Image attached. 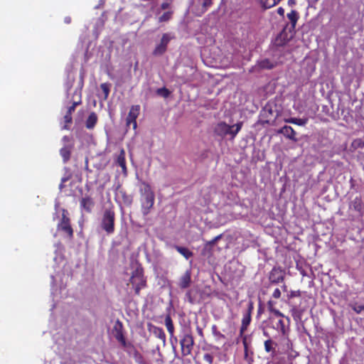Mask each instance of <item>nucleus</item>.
I'll return each mask as SVG.
<instances>
[{
  "instance_id": "1",
  "label": "nucleus",
  "mask_w": 364,
  "mask_h": 364,
  "mask_svg": "<svg viewBox=\"0 0 364 364\" xmlns=\"http://www.w3.org/2000/svg\"><path fill=\"white\" fill-rule=\"evenodd\" d=\"M139 193L141 211L144 216H146L151 213L154 207L155 203V194L152 191L151 186L145 181H143L141 183Z\"/></svg>"
},
{
  "instance_id": "2",
  "label": "nucleus",
  "mask_w": 364,
  "mask_h": 364,
  "mask_svg": "<svg viewBox=\"0 0 364 364\" xmlns=\"http://www.w3.org/2000/svg\"><path fill=\"white\" fill-rule=\"evenodd\" d=\"M132 277L130 282L133 285L136 294H139L141 289L146 286V279L144 277L143 269L138 262L134 259V255L132 256L131 262Z\"/></svg>"
},
{
  "instance_id": "3",
  "label": "nucleus",
  "mask_w": 364,
  "mask_h": 364,
  "mask_svg": "<svg viewBox=\"0 0 364 364\" xmlns=\"http://www.w3.org/2000/svg\"><path fill=\"white\" fill-rule=\"evenodd\" d=\"M115 212L114 207L106 208L102 213L100 227L107 234L112 235L115 230Z\"/></svg>"
},
{
  "instance_id": "4",
  "label": "nucleus",
  "mask_w": 364,
  "mask_h": 364,
  "mask_svg": "<svg viewBox=\"0 0 364 364\" xmlns=\"http://www.w3.org/2000/svg\"><path fill=\"white\" fill-rule=\"evenodd\" d=\"M242 126V122L237 123L232 126L228 125L225 122H220L215 126L214 133L220 137H225L227 135H230L231 138L234 139L240 131Z\"/></svg>"
},
{
  "instance_id": "5",
  "label": "nucleus",
  "mask_w": 364,
  "mask_h": 364,
  "mask_svg": "<svg viewBox=\"0 0 364 364\" xmlns=\"http://www.w3.org/2000/svg\"><path fill=\"white\" fill-rule=\"evenodd\" d=\"M68 215V210L63 208L62 218L57 225V230L60 232L64 237L71 240L74 237V230Z\"/></svg>"
},
{
  "instance_id": "6",
  "label": "nucleus",
  "mask_w": 364,
  "mask_h": 364,
  "mask_svg": "<svg viewBox=\"0 0 364 364\" xmlns=\"http://www.w3.org/2000/svg\"><path fill=\"white\" fill-rule=\"evenodd\" d=\"M62 141L63 142V146L59 152L63 163L66 164L70 159L71 154L75 146V141L73 136H64L62 138Z\"/></svg>"
},
{
  "instance_id": "7",
  "label": "nucleus",
  "mask_w": 364,
  "mask_h": 364,
  "mask_svg": "<svg viewBox=\"0 0 364 364\" xmlns=\"http://www.w3.org/2000/svg\"><path fill=\"white\" fill-rule=\"evenodd\" d=\"M181 353L183 356L191 354L194 346V339L190 331H183L180 340Z\"/></svg>"
},
{
  "instance_id": "8",
  "label": "nucleus",
  "mask_w": 364,
  "mask_h": 364,
  "mask_svg": "<svg viewBox=\"0 0 364 364\" xmlns=\"http://www.w3.org/2000/svg\"><path fill=\"white\" fill-rule=\"evenodd\" d=\"M173 38L169 33H164L161 38L160 43L157 44L152 52L154 56H161L167 50L168 45L170 41Z\"/></svg>"
},
{
  "instance_id": "9",
  "label": "nucleus",
  "mask_w": 364,
  "mask_h": 364,
  "mask_svg": "<svg viewBox=\"0 0 364 364\" xmlns=\"http://www.w3.org/2000/svg\"><path fill=\"white\" fill-rule=\"evenodd\" d=\"M228 240L222 235L216 236L213 240L206 244L205 249L223 250V249L228 248Z\"/></svg>"
},
{
  "instance_id": "10",
  "label": "nucleus",
  "mask_w": 364,
  "mask_h": 364,
  "mask_svg": "<svg viewBox=\"0 0 364 364\" xmlns=\"http://www.w3.org/2000/svg\"><path fill=\"white\" fill-rule=\"evenodd\" d=\"M140 112V106L139 105H132L126 119V126L129 128L132 126L133 129L137 127L136 119Z\"/></svg>"
},
{
  "instance_id": "11",
  "label": "nucleus",
  "mask_w": 364,
  "mask_h": 364,
  "mask_svg": "<svg viewBox=\"0 0 364 364\" xmlns=\"http://www.w3.org/2000/svg\"><path fill=\"white\" fill-rule=\"evenodd\" d=\"M95 203L94 198L88 194H85L80 200V207L86 213H92Z\"/></svg>"
},
{
  "instance_id": "12",
  "label": "nucleus",
  "mask_w": 364,
  "mask_h": 364,
  "mask_svg": "<svg viewBox=\"0 0 364 364\" xmlns=\"http://www.w3.org/2000/svg\"><path fill=\"white\" fill-rule=\"evenodd\" d=\"M80 104L81 100H80L77 102H74L73 105L68 108V110L64 116L65 125L63 126V129H69V124H70L73 122L72 114L75 112L76 106Z\"/></svg>"
},
{
  "instance_id": "13",
  "label": "nucleus",
  "mask_w": 364,
  "mask_h": 364,
  "mask_svg": "<svg viewBox=\"0 0 364 364\" xmlns=\"http://www.w3.org/2000/svg\"><path fill=\"white\" fill-rule=\"evenodd\" d=\"M113 334L114 338L123 346H126V341L122 332V324L117 321L113 328Z\"/></svg>"
},
{
  "instance_id": "14",
  "label": "nucleus",
  "mask_w": 364,
  "mask_h": 364,
  "mask_svg": "<svg viewBox=\"0 0 364 364\" xmlns=\"http://www.w3.org/2000/svg\"><path fill=\"white\" fill-rule=\"evenodd\" d=\"M277 133L282 134L286 138L293 141H297V138L296 137V132L295 130L290 126L285 125L277 131Z\"/></svg>"
},
{
  "instance_id": "15",
  "label": "nucleus",
  "mask_w": 364,
  "mask_h": 364,
  "mask_svg": "<svg viewBox=\"0 0 364 364\" xmlns=\"http://www.w3.org/2000/svg\"><path fill=\"white\" fill-rule=\"evenodd\" d=\"M199 7L196 11V14L198 16H202L212 6L213 0H197Z\"/></svg>"
},
{
  "instance_id": "16",
  "label": "nucleus",
  "mask_w": 364,
  "mask_h": 364,
  "mask_svg": "<svg viewBox=\"0 0 364 364\" xmlns=\"http://www.w3.org/2000/svg\"><path fill=\"white\" fill-rule=\"evenodd\" d=\"M284 273L279 269L274 268L269 274V281L272 283L278 284L283 281Z\"/></svg>"
},
{
  "instance_id": "17",
  "label": "nucleus",
  "mask_w": 364,
  "mask_h": 364,
  "mask_svg": "<svg viewBox=\"0 0 364 364\" xmlns=\"http://www.w3.org/2000/svg\"><path fill=\"white\" fill-rule=\"evenodd\" d=\"M116 164L122 168V171L124 176L127 174V168L125 159V151L121 149L119 155L117 157Z\"/></svg>"
},
{
  "instance_id": "18",
  "label": "nucleus",
  "mask_w": 364,
  "mask_h": 364,
  "mask_svg": "<svg viewBox=\"0 0 364 364\" xmlns=\"http://www.w3.org/2000/svg\"><path fill=\"white\" fill-rule=\"evenodd\" d=\"M150 331L155 337L162 341L164 346L166 345V334L161 328L152 326L150 328Z\"/></svg>"
},
{
  "instance_id": "19",
  "label": "nucleus",
  "mask_w": 364,
  "mask_h": 364,
  "mask_svg": "<svg viewBox=\"0 0 364 364\" xmlns=\"http://www.w3.org/2000/svg\"><path fill=\"white\" fill-rule=\"evenodd\" d=\"M98 121V117L97 114L94 112H92L85 122V127L88 129H92L95 125L97 124Z\"/></svg>"
},
{
  "instance_id": "20",
  "label": "nucleus",
  "mask_w": 364,
  "mask_h": 364,
  "mask_svg": "<svg viewBox=\"0 0 364 364\" xmlns=\"http://www.w3.org/2000/svg\"><path fill=\"white\" fill-rule=\"evenodd\" d=\"M191 271L187 270L181 277L179 282V286L182 289H186L190 286L191 278Z\"/></svg>"
},
{
  "instance_id": "21",
  "label": "nucleus",
  "mask_w": 364,
  "mask_h": 364,
  "mask_svg": "<svg viewBox=\"0 0 364 364\" xmlns=\"http://www.w3.org/2000/svg\"><path fill=\"white\" fill-rule=\"evenodd\" d=\"M309 119L308 118H295V117H290L287 119H284V122L287 123L294 124L299 126H305Z\"/></svg>"
},
{
  "instance_id": "22",
  "label": "nucleus",
  "mask_w": 364,
  "mask_h": 364,
  "mask_svg": "<svg viewBox=\"0 0 364 364\" xmlns=\"http://www.w3.org/2000/svg\"><path fill=\"white\" fill-rule=\"evenodd\" d=\"M257 65L259 68L267 69V70H271V69L274 68L276 65V64L272 62L268 58H265V59L261 60L260 61H258Z\"/></svg>"
},
{
  "instance_id": "23",
  "label": "nucleus",
  "mask_w": 364,
  "mask_h": 364,
  "mask_svg": "<svg viewBox=\"0 0 364 364\" xmlns=\"http://www.w3.org/2000/svg\"><path fill=\"white\" fill-rule=\"evenodd\" d=\"M164 322L167 331L170 334V336L171 337V338H173L174 334V326L173 321L169 315L166 316Z\"/></svg>"
},
{
  "instance_id": "24",
  "label": "nucleus",
  "mask_w": 364,
  "mask_h": 364,
  "mask_svg": "<svg viewBox=\"0 0 364 364\" xmlns=\"http://www.w3.org/2000/svg\"><path fill=\"white\" fill-rule=\"evenodd\" d=\"M287 18L291 22L292 28H295L297 21L299 18V13L295 10H292L290 13L287 14Z\"/></svg>"
},
{
  "instance_id": "25",
  "label": "nucleus",
  "mask_w": 364,
  "mask_h": 364,
  "mask_svg": "<svg viewBox=\"0 0 364 364\" xmlns=\"http://www.w3.org/2000/svg\"><path fill=\"white\" fill-rule=\"evenodd\" d=\"M350 207L355 211L361 212L363 208V201L360 197H355L350 203Z\"/></svg>"
},
{
  "instance_id": "26",
  "label": "nucleus",
  "mask_w": 364,
  "mask_h": 364,
  "mask_svg": "<svg viewBox=\"0 0 364 364\" xmlns=\"http://www.w3.org/2000/svg\"><path fill=\"white\" fill-rule=\"evenodd\" d=\"M250 321H251V314L250 312H246L243 315V318L242 320V326H241V329H240L241 332H243L247 329Z\"/></svg>"
},
{
  "instance_id": "27",
  "label": "nucleus",
  "mask_w": 364,
  "mask_h": 364,
  "mask_svg": "<svg viewBox=\"0 0 364 364\" xmlns=\"http://www.w3.org/2000/svg\"><path fill=\"white\" fill-rule=\"evenodd\" d=\"M291 315L295 321H299L301 319V315L303 311L298 309L296 306H293L291 309Z\"/></svg>"
},
{
  "instance_id": "28",
  "label": "nucleus",
  "mask_w": 364,
  "mask_h": 364,
  "mask_svg": "<svg viewBox=\"0 0 364 364\" xmlns=\"http://www.w3.org/2000/svg\"><path fill=\"white\" fill-rule=\"evenodd\" d=\"M260 4L264 9H268L277 5L275 0H260Z\"/></svg>"
},
{
  "instance_id": "29",
  "label": "nucleus",
  "mask_w": 364,
  "mask_h": 364,
  "mask_svg": "<svg viewBox=\"0 0 364 364\" xmlns=\"http://www.w3.org/2000/svg\"><path fill=\"white\" fill-rule=\"evenodd\" d=\"M351 148L354 150L364 148V141L361 139H355L351 143Z\"/></svg>"
},
{
  "instance_id": "30",
  "label": "nucleus",
  "mask_w": 364,
  "mask_h": 364,
  "mask_svg": "<svg viewBox=\"0 0 364 364\" xmlns=\"http://www.w3.org/2000/svg\"><path fill=\"white\" fill-rule=\"evenodd\" d=\"M173 16V11H166L164 12L159 18V22H166L168 21Z\"/></svg>"
},
{
  "instance_id": "31",
  "label": "nucleus",
  "mask_w": 364,
  "mask_h": 364,
  "mask_svg": "<svg viewBox=\"0 0 364 364\" xmlns=\"http://www.w3.org/2000/svg\"><path fill=\"white\" fill-rule=\"evenodd\" d=\"M100 88L105 95V99H107L109 94V85L107 83H102Z\"/></svg>"
},
{
  "instance_id": "32",
  "label": "nucleus",
  "mask_w": 364,
  "mask_h": 364,
  "mask_svg": "<svg viewBox=\"0 0 364 364\" xmlns=\"http://www.w3.org/2000/svg\"><path fill=\"white\" fill-rule=\"evenodd\" d=\"M156 93L164 97H168L170 95L169 90L166 87L159 88L156 90Z\"/></svg>"
},
{
  "instance_id": "33",
  "label": "nucleus",
  "mask_w": 364,
  "mask_h": 364,
  "mask_svg": "<svg viewBox=\"0 0 364 364\" xmlns=\"http://www.w3.org/2000/svg\"><path fill=\"white\" fill-rule=\"evenodd\" d=\"M284 323L282 319H279L274 326V328L282 333H284Z\"/></svg>"
},
{
  "instance_id": "34",
  "label": "nucleus",
  "mask_w": 364,
  "mask_h": 364,
  "mask_svg": "<svg viewBox=\"0 0 364 364\" xmlns=\"http://www.w3.org/2000/svg\"><path fill=\"white\" fill-rule=\"evenodd\" d=\"M351 306L353 310L357 314H362L364 311V306L362 304H354Z\"/></svg>"
},
{
  "instance_id": "35",
  "label": "nucleus",
  "mask_w": 364,
  "mask_h": 364,
  "mask_svg": "<svg viewBox=\"0 0 364 364\" xmlns=\"http://www.w3.org/2000/svg\"><path fill=\"white\" fill-rule=\"evenodd\" d=\"M120 193L122 195V199H123V202L125 203V204H131L132 203V198L131 197L127 194V193L125 191H120Z\"/></svg>"
},
{
  "instance_id": "36",
  "label": "nucleus",
  "mask_w": 364,
  "mask_h": 364,
  "mask_svg": "<svg viewBox=\"0 0 364 364\" xmlns=\"http://www.w3.org/2000/svg\"><path fill=\"white\" fill-rule=\"evenodd\" d=\"M273 341L272 340H267L264 342V348L267 352H271L273 350Z\"/></svg>"
},
{
  "instance_id": "37",
  "label": "nucleus",
  "mask_w": 364,
  "mask_h": 364,
  "mask_svg": "<svg viewBox=\"0 0 364 364\" xmlns=\"http://www.w3.org/2000/svg\"><path fill=\"white\" fill-rule=\"evenodd\" d=\"M141 2H144V6H151L154 8L158 2V0H139Z\"/></svg>"
},
{
  "instance_id": "38",
  "label": "nucleus",
  "mask_w": 364,
  "mask_h": 364,
  "mask_svg": "<svg viewBox=\"0 0 364 364\" xmlns=\"http://www.w3.org/2000/svg\"><path fill=\"white\" fill-rule=\"evenodd\" d=\"M264 114H265L266 117H268L269 115H272V116L274 115L273 114L274 112H273L272 109L269 106H268V105H267L264 107Z\"/></svg>"
},
{
  "instance_id": "39",
  "label": "nucleus",
  "mask_w": 364,
  "mask_h": 364,
  "mask_svg": "<svg viewBox=\"0 0 364 364\" xmlns=\"http://www.w3.org/2000/svg\"><path fill=\"white\" fill-rule=\"evenodd\" d=\"M203 359H204V360L208 362V364H212L213 362V356L210 353H205L203 355Z\"/></svg>"
},
{
  "instance_id": "40",
  "label": "nucleus",
  "mask_w": 364,
  "mask_h": 364,
  "mask_svg": "<svg viewBox=\"0 0 364 364\" xmlns=\"http://www.w3.org/2000/svg\"><path fill=\"white\" fill-rule=\"evenodd\" d=\"M170 342L171 343V346H172V348L173 350H175L176 348V346L175 345L178 342V338L177 337H176L174 335H173V338H171V337L170 336Z\"/></svg>"
},
{
  "instance_id": "41",
  "label": "nucleus",
  "mask_w": 364,
  "mask_h": 364,
  "mask_svg": "<svg viewBox=\"0 0 364 364\" xmlns=\"http://www.w3.org/2000/svg\"><path fill=\"white\" fill-rule=\"evenodd\" d=\"M272 296H273V297H274V298H275V299H278V298H279V297H280V296H281V291H280V290H279L278 288L275 289H274V292H273V294H272Z\"/></svg>"
},
{
  "instance_id": "42",
  "label": "nucleus",
  "mask_w": 364,
  "mask_h": 364,
  "mask_svg": "<svg viewBox=\"0 0 364 364\" xmlns=\"http://www.w3.org/2000/svg\"><path fill=\"white\" fill-rule=\"evenodd\" d=\"M267 308L269 311H272L274 310V303L272 301H269L267 303Z\"/></svg>"
},
{
  "instance_id": "43",
  "label": "nucleus",
  "mask_w": 364,
  "mask_h": 364,
  "mask_svg": "<svg viewBox=\"0 0 364 364\" xmlns=\"http://www.w3.org/2000/svg\"><path fill=\"white\" fill-rule=\"evenodd\" d=\"M52 278V292H51V294L52 296H53V299H55V297L56 296H55V292L54 291V282H55V279H54V277L52 276L51 277Z\"/></svg>"
},
{
  "instance_id": "44",
  "label": "nucleus",
  "mask_w": 364,
  "mask_h": 364,
  "mask_svg": "<svg viewBox=\"0 0 364 364\" xmlns=\"http://www.w3.org/2000/svg\"><path fill=\"white\" fill-rule=\"evenodd\" d=\"M184 257L188 259L192 256V252H180Z\"/></svg>"
},
{
  "instance_id": "45",
  "label": "nucleus",
  "mask_w": 364,
  "mask_h": 364,
  "mask_svg": "<svg viewBox=\"0 0 364 364\" xmlns=\"http://www.w3.org/2000/svg\"><path fill=\"white\" fill-rule=\"evenodd\" d=\"M277 14H278L279 16H281L284 17V9L282 7H279V8L277 9Z\"/></svg>"
},
{
  "instance_id": "46",
  "label": "nucleus",
  "mask_w": 364,
  "mask_h": 364,
  "mask_svg": "<svg viewBox=\"0 0 364 364\" xmlns=\"http://www.w3.org/2000/svg\"><path fill=\"white\" fill-rule=\"evenodd\" d=\"M272 312L274 313V315H276L277 316H279V317L283 316V314L279 311H278L275 309H274V310Z\"/></svg>"
},
{
  "instance_id": "47",
  "label": "nucleus",
  "mask_w": 364,
  "mask_h": 364,
  "mask_svg": "<svg viewBox=\"0 0 364 364\" xmlns=\"http://www.w3.org/2000/svg\"><path fill=\"white\" fill-rule=\"evenodd\" d=\"M169 6H170V4L168 3L164 2L161 4V8L164 10V9H168L169 7Z\"/></svg>"
},
{
  "instance_id": "48",
  "label": "nucleus",
  "mask_w": 364,
  "mask_h": 364,
  "mask_svg": "<svg viewBox=\"0 0 364 364\" xmlns=\"http://www.w3.org/2000/svg\"><path fill=\"white\" fill-rule=\"evenodd\" d=\"M64 22L67 24L71 22V18L70 16H67L64 18Z\"/></svg>"
},
{
  "instance_id": "49",
  "label": "nucleus",
  "mask_w": 364,
  "mask_h": 364,
  "mask_svg": "<svg viewBox=\"0 0 364 364\" xmlns=\"http://www.w3.org/2000/svg\"><path fill=\"white\" fill-rule=\"evenodd\" d=\"M252 309H253L252 303L250 302L249 308H248V310L247 311V312H250L251 314Z\"/></svg>"
},
{
  "instance_id": "50",
  "label": "nucleus",
  "mask_w": 364,
  "mask_h": 364,
  "mask_svg": "<svg viewBox=\"0 0 364 364\" xmlns=\"http://www.w3.org/2000/svg\"><path fill=\"white\" fill-rule=\"evenodd\" d=\"M288 4L289 6H293L296 4V0H288Z\"/></svg>"
},
{
  "instance_id": "51",
  "label": "nucleus",
  "mask_w": 364,
  "mask_h": 364,
  "mask_svg": "<svg viewBox=\"0 0 364 364\" xmlns=\"http://www.w3.org/2000/svg\"><path fill=\"white\" fill-rule=\"evenodd\" d=\"M177 250L181 251V250H188L186 248H183V247H177Z\"/></svg>"
},
{
  "instance_id": "52",
  "label": "nucleus",
  "mask_w": 364,
  "mask_h": 364,
  "mask_svg": "<svg viewBox=\"0 0 364 364\" xmlns=\"http://www.w3.org/2000/svg\"><path fill=\"white\" fill-rule=\"evenodd\" d=\"M197 330H198V333H199L200 335H202V333H203L202 329H201V328H197Z\"/></svg>"
},
{
  "instance_id": "53",
  "label": "nucleus",
  "mask_w": 364,
  "mask_h": 364,
  "mask_svg": "<svg viewBox=\"0 0 364 364\" xmlns=\"http://www.w3.org/2000/svg\"><path fill=\"white\" fill-rule=\"evenodd\" d=\"M264 124H270V119H266L263 122Z\"/></svg>"
},
{
  "instance_id": "54",
  "label": "nucleus",
  "mask_w": 364,
  "mask_h": 364,
  "mask_svg": "<svg viewBox=\"0 0 364 364\" xmlns=\"http://www.w3.org/2000/svg\"><path fill=\"white\" fill-rule=\"evenodd\" d=\"M66 181V178H62L61 182L62 183H65Z\"/></svg>"
},
{
  "instance_id": "55",
  "label": "nucleus",
  "mask_w": 364,
  "mask_h": 364,
  "mask_svg": "<svg viewBox=\"0 0 364 364\" xmlns=\"http://www.w3.org/2000/svg\"><path fill=\"white\" fill-rule=\"evenodd\" d=\"M277 116H278V114H276L274 116V119L277 117Z\"/></svg>"
}]
</instances>
